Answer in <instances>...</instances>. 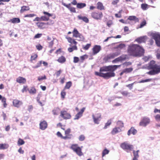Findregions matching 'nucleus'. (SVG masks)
Returning a JSON list of instances; mask_svg holds the SVG:
<instances>
[{
  "label": "nucleus",
  "instance_id": "nucleus-1",
  "mask_svg": "<svg viewBox=\"0 0 160 160\" xmlns=\"http://www.w3.org/2000/svg\"><path fill=\"white\" fill-rule=\"evenodd\" d=\"M119 66L116 65H110L101 67L100 69V72H95V75L103 78L105 79H108L115 76L114 72L116 70Z\"/></svg>",
  "mask_w": 160,
  "mask_h": 160
},
{
  "label": "nucleus",
  "instance_id": "nucleus-2",
  "mask_svg": "<svg viewBox=\"0 0 160 160\" xmlns=\"http://www.w3.org/2000/svg\"><path fill=\"white\" fill-rule=\"evenodd\" d=\"M127 52L130 56L134 57H140L144 53L143 48L137 44L130 45L127 49Z\"/></svg>",
  "mask_w": 160,
  "mask_h": 160
},
{
  "label": "nucleus",
  "instance_id": "nucleus-3",
  "mask_svg": "<svg viewBox=\"0 0 160 160\" xmlns=\"http://www.w3.org/2000/svg\"><path fill=\"white\" fill-rule=\"evenodd\" d=\"M148 68L152 69L147 73L150 75H154L160 73V65H158L156 64L154 60L151 61L148 63Z\"/></svg>",
  "mask_w": 160,
  "mask_h": 160
},
{
  "label": "nucleus",
  "instance_id": "nucleus-4",
  "mask_svg": "<svg viewBox=\"0 0 160 160\" xmlns=\"http://www.w3.org/2000/svg\"><path fill=\"white\" fill-rule=\"evenodd\" d=\"M68 42L70 43V46H71L68 48V51L69 52H71L74 50H77L78 48L76 45L78 42L76 41L75 39L72 38L67 36L66 37Z\"/></svg>",
  "mask_w": 160,
  "mask_h": 160
},
{
  "label": "nucleus",
  "instance_id": "nucleus-5",
  "mask_svg": "<svg viewBox=\"0 0 160 160\" xmlns=\"http://www.w3.org/2000/svg\"><path fill=\"white\" fill-rule=\"evenodd\" d=\"M120 54V53L118 52L111 53L105 56L103 59V60L105 62H110L111 59H113Z\"/></svg>",
  "mask_w": 160,
  "mask_h": 160
},
{
  "label": "nucleus",
  "instance_id": "nucleus-6",
  "mask_svg": "<svg viewBox=\"0 0 160 160\" xmlns=\"http://www.w3.org/2000/svg\"><path fill=\"white\" fill-rule=\"evenodd\" d=\"M91 17L97 20H101L103 17L102 12L99 11H93L91 13Z\"/></svg>",
  "mask_w": 160,
  "mask_h": 160
},
{
  "label": "nucleus",
  "instance_id": "nucleus-7",
  "mask_svg": "<svg viewBox=\"0 0 160 160\" xmlns=\"http://www.w3.org/2000/svg\"><path fill=\"white\" fill-rule=\"evenodd\" d=\"M82 147V146L81 148L78 147L77 144H73L71 145L70 148L75 152L78 156H81L83 155V153L82 152L81 148Z\"/></svg>",
  "mask_w": 160,
  "mask_h": 160
},
{
  "label": "nucleus",
  "instance_id": "nucleus-8",
  "mask_svg": "<svg viewBox=\"0 0 160 160\" xmlns=\"http://www.w3.org/2000/svg\"><path fill=\"white\" fill-rule=\"evenodd\" d=\"M73 37L78 38L79 41H83L85 39L84 37L82 34L80 33L76 28H74L72 32Z\"/></svg>",
  "mask_w": 160,
  "mask_h": 160
},
{
  "label": "nucleus",
  "instance_id": "nucleus-9",
  "mask_svg": "<svg viewBox=\"0 0 160 160\" xmlns=\"http://www.w3.org/2000/svg\"><path fill=\"white\" fill-rule=\"evenodd\" d=\"M120 147L122 149L126 150L127 152H129L133 148L132 145L126 142L122 143L120 145Z\"/></svg>",
  "mask_w": 160,
  "mask_h": 160
},
{
  "label": "nucleus",
  "instance_id": "nucleus-10",
  "mask_svg": "<svg viewBox=\"0 0 160 160\" xmlns=\"http://www.w3.org/2000/svg\"><path fill=\"white\" fill-rule=\"evenodd\" d=\"M92 118L95 123L98 124L101 119V114L100 113H95L92 115Z\"/></svg>",
  "mask_w": 160,
  "mask_h": 160
},
{
  "label": "nucleus",
  "instance_id": "nucleus-11",
  "mask_svg": "<svg viewBox=\"0 0 160 160\" xmlns=\"http://www.w3.org/2000/svg\"><path fill=\"white\" fill-rule=\"evenodd\" d=\"M60 116L65 120L70 119L71 117L70 114L65 110L61 111L60 112Z\"/></svg>",
  "mask_w": 160,
  "mask_h": 160
},
{
  "label": "nucleus",
  "instance_id": "nucleus-12",
  "mask_svg": "<svg viewBox=\"0 0 160 160\" xmlns=\"http://www.w3.org/2000/svg\"><path fill=\"white\" fill-rule=\"evenodd\" d=\"M150 122V119L147 117H144L139 123V125L141 126L145 127Z\"/></svg>",
  "mask_w": 160,
  "mask_h": 160
},
{
  "label": "nucleus",
  "instance_id": "nucleus-13",
  "mask_svg": "<svg viewBox=\"0 0 160 160\" xmlns=\"http://www.w3.org/2000/svg\"><path fill=\"white\" fill-rule=\"evenodd\" d=\"M43 13L45 15L41 17V20H42L48 21L49 19V17L52 16V14L46 12H43Z\"/></svg>",
  "mask_w": 160,
  "mask_h": 160
},
{
  "label": "nucleus",
  "instance_id": "nucleus-14",
  "mask_svg": "<svg viewBox=\"0 0 160 160\" xmlns=\"http://www.w3.org/2000/svg\"><path fill=\"white\" fill-rule=\"evenodd\" d=\"M126 55H122L120 57L115 58L112 61L113 63H116L118 62L122 61L125 60L127 58Z\"/></svg>",
  "mask_w": 160,
  "mask_h": 160
},
{
  "label": "nucleus",
  "instance_id": "nucleus-15",
  "mask_svg": "<svg viewBox=\"0 0 160 160\" xmlns=\"http://www.w3.org/2000/svg\"><path fill=\"white\" fill-rule=\"evenodd\" d=\"M62 4L67 8L71 12H76V8L74 7L71 6V3H69L67 4L65 3H62Z\"/></svg>",
  "mask_w": 160,
  "mask_h": 160
},
{
  "label": "nucleus",
  "instance_id": "nucleus-16",
  "mask_svg": "<svg viewBox=\"0 0 160 160\" xmlns=\"http://www.w3.org/2000/svg\"><path fill=\"white\" fill-rule=\"evenodd\" d=\"M101 47L100 45H95L92 48V54L95 55L98 53L101 50Z\"/></svg>",
  "mask_w": 160,
  "mask_h": 160
},
{
  "label": "nucleus",
  "instance_id": "nucleus-17",
  "mask_svg": "<svg viewBox=\"0 0 160 160\" xmlns=\"http://www.w3.org/2000/svg\"><path fill=\"white\" fill-rule=\"evenodd\" d=\"M85 108L83 107V108L80 110V111L78 112L75 116V118H74V120H78L80 118H81L82 116V114L83 112H84L85 109Z\"/></svg>",
  "mask_w": 160,
  "mask_h": 160
},
{
  "label": "nucleus",
  "instance_id": "nucleus-18",
  "mask_svg": "<svg viewBox=\"0 0 160 160\" xmlns=\"http://www.w3.org/2000/svg\"><path fill=\"white\" fill-rule=\"evenodd\" d=\"M153 37L157 45L159 47H160V35H154Z\"/></svg>",
  "mask_w": 160,
  "mask_h": 160
},
{
  "label": "nucleus",
  "instance_id": "nucleus-19",
  "mask_svg": "<svg viewBox=\"0 0 160 160\" xmlns=\"http://www.w3.org/2000/svg\"><path fill=\"white\" fill-rule=\"evenodd\" d=\"M147 38L146 36L141 37L136 39L135 41L139 44L144 43L146 42Z\"/></svg>",
  "mask_w": 160,
  "mask_h": 160
},
{
  "label": "nucleus",
  "instance_id": "nucleus-20",
  "mask_svg": "<svg viewBox=\"0 0 160 160\" xmlns=\"http://www.w3.org/2000/svg\"><path fill=\"white\" fill-rule=\"evenodd\" d=\"M71 132V130L70 128H68L65 131V136L64 137H67V139H70L71 138L72 135V134H70V133Z\"/></svg>",
  "mask_w": 160,
  "mask_h": 160
},
{
  "label": "nucleus",
  "instance_id": "nucleus-21",
  "mask_svg": "<svg viewBox=\"0 0 160 160\" xmlns=\"http://www.w3.org/2000/svg\"><path fill=\"white\" fill-rule=\"evenodd\" d=\"M14 106L17 108H19L22 104V102L17 100H14L13 102Z\"/></svg>",
  "mask_w": 160,
  "mask_h": 160
},
{
  "label": "nucleus",
  "instance_id": "nucleus-22",
  "mask_svg": "<svg viewBox=\"0 0 160 160\" xmlns=\"http://www.w3.org/2000/svg\"><path fill=\"white\" fill-rule=\"evenodd\" d=\"M16 81L19 83H24L26 82L25 78L22 77H19L16 79Z\"/></svg>",
  "mask_w": 160,
  "mask_h": 160
},
{
  "label": "nucleus",
  "instance_id": "nucleus-23",
  "mask_svg": "<svg viewBox=\"0 0 160 160\" xmlns=\"http://www.w3.org/2000/svg\"><path fill=\"white\" fill-rule=\"evenodd\" d=\"M137 133V130L135 129L133 127L131 128L128 132V135L129 136L131 134H132L133 135H135Z\"/></svg>",
  "mask_w": 160,
  "mask_h": 160
},
{
  "label": "nucleus",
  "instance_id": "nucleus-24",
  "mask_svg": "<svg viewBox=\"0 0 160 160\" xmlns=\"http://www.w3.org/2000/svg\"><path fill=\"white\" fill-rule=\"evenodd\" d=\"M78 18L79 20H82L85 22L87 23L89 22L88 19L85 16H82L81 15L78 16Z\"/></svg>",
  "mask_w": 160,
  "mask_h": 160
},
{
  "label": "nucleus",
  "instance_id": "nucleus-25",
  "mask_svg": "<svg viewBox=\"0 0 160 160\" xmlns=\"http://www.w3.org/2000/svg\"><path fill=\"white\" fill-rule=\"evenodd\" d=\"M97 8L100 10H104L105 9L104 7L103 4L101 2H99L97 3Z\"/></svg>",
  "mask_w": 160,
  "mask_h": 160
},
{
  "label": "nucleus",
  "instance_id": "nucleus-26",
  "mask_svg": "<svg viewBox=\"0 0 160 160\" xmlns=\"http://www.w3.org/2000/svg\"><path fill=\"white\" fill-rule=\"evenodd\" d=\"M48 123L46 121H43L41 122V129L44 130L47 128Z\"/></svg>",
  "mask_w": 160,
  "mask_h": 160
},
{
  "label": "nucleus",
  "instance_id": "nucleus-27",
  "mask_svg": "<svg viewBox=\"0 0 160 160\" xmlns=\"http://www.w3.org/2000/svg\"><path fill=\"white\" fill-rule=\"evenodd\" d=\"M121 130L120 128L115 127L113 128L112 131H111V133L113 135L116 134L119 132H120Z\"/></svg>",
  "mask_w": 160,
  "mask_h": 160
},
{
  "label": "nucleus",
  "instance_id": "nucleus-28",
  "mask_svg": "<svg viewBox=\"0 0 160 160\" xmlns=\"http://www.w3.org/2000/svg\"><path fill=\"white\" fill-rule=\"evenodd\" d=\"M9 22H12L13 23H18L20 22V21L19 18H13L8 21Z\"/></svg>",
  "mask_w": 160,
  "mask_h": 160
},
{
  "label": "nucleus",
  "instance_id": "nucleus-29",
  "mask_svg": "<svg viewBox=\"0 0 160 160\" xmlns=\"http://www.w3.org/2000/svg\"><path fill=\"white\" fill-rule=\"evenodd\" d=\"M66 61V59L65 57L63 56H61L57 60V61L61 63H63L65 62Z\"/></svg>",
  "mask_w": 160,
  "mask_h": 160
},
{
  "label": "nucleus",
  "instance_id": "nucleus-30",
  "mask_svg": "<svg viewBox=\"0 0 160 160\" xmlns=\"http://www.w3.org/2000/svg\"><path fill=\"white\" fill-rule=\"evenodd\" d=\"M128 19L130 21H133L135 22L139 21L138 19L135 16H130L129 17Z\"/></svg>",
  "mask_w": 160,
  "mask_h": 160
},
{
  "label": "nucleus",
  "instance_id": "nucleus-31",
  "mask_svg": "<svg viewBox=\"0 0 160 160\" xmlns=\"http://www.w3.org/2000/svg\"><path fill=\"white\" fill-rule=\"evenodd\" d=\"M60 109L58 108H54L52 111L53 114L54 115H57L59 113Z\"/></svg>",
  "mask_w": 160,
  "mask_h": 160
},
{
  "label": "nucleus",
  "instance_id": "nucleus-32",
  "mask_svg": "<svg viewBox=\"0 0 160 160\" xmlns=\"http://www.w3.org/2000/svg\"><path fill=\"white\" fill-rule=\"evenodd\" d=\"M29 9L30 8L28 6H23L21 7L20 12L23 13L26 11L29 10Z\"/></svg>",
  "mask_w": 160,
  "mask_h": 160
},
{
  "label": "nucleus",
  "instance_id": "nucleus-33",
  "mask_svg": "<svg viewBox=\"0 0 160 160\" xmlns=\"http://www.w3.org/2000/svg\"><path fill=\"white\" fill-rule=\"evenodd\" d=\"M86 6V5L85 3H78L77 7L78 8L81 9L85 7Z\"/></svg>",
  "mask_w": 160,
  "mask_h": 160
},
{
  "label": "nucleus",
  "instance_id": "nucleus-34",
  "mask_svg": "<svg viewBox=\"0 0 160 160\" xmlns=\"http://www.w3.org/2000/svg\"><path fill=\"white\" fill-rule=\"evenodd\" d=\"M72 85V82L71 81L67 82L64 87V89H69Z\"/></svg>",
  "mask_w": 160,
  "mask_h": 160
},
{
  "label": "nucleus",
  "instance_id": "nucleus-35",
  "mask_svg": "<svg viewBox=\"0 0 160 160\" xmlns=\"http://www.w3.org/2000/svg\"><path fill=\"white\" fill-rule=\"evenodd\" d=\"M126 47V45L124 44L121 43L117 46L115 48H118L120 49H122L125 48Z\"/></svg>",
  "mask_w": 160,
  "mask_h": 160
},
{
  "label": "nucleus",
  "instance_id": "nucleus-36",
  "mask_svg": "<svg viewBox=\"0 0 160 160\" xmlns=\"http://www.w3.org/2000/svg\"><path fill=\"white\" fill-rule=\"evenodd\" d=\"M88 58L87 55L85 54L82 56L80 57V61L81 62H83L84 60L87 59Z\"/></svg>",
  "mask_w": 160,
  "mask_h": 160
},
{
  "label": "nucleus",
  "instance_id": "nucleus-37",
  "mask_svg": "<svg viewBox=\"0 0 160 160\" xmlns=\"http://www.w3.org/2000/svg\"><path fill=\"white\" fill-rule=\"evenodd\" d=\"M148 5L146 3H143L141 5V8L143 10H146L148 8Z\"/></svg>",
  "mask_w": 160,
  "mask_h": 160
},
{
  "label": "nucleus",
  "instance_id": "nucleus-38",
  "mask_svg": "<svg viewBox=\"0 0 160 160\" xmlns=\"http://www.w3.org/2000/svg\"><path fill=\"white\" fill-rule=\"evenodd\" d=\"M91 43H88L85 46L83 45L82 46V48L85 50H88L91 46Z\"/></svg>",
  "mask_w": 160,
  "mask_h": 160
},
{
  "label": "nucleus",
  "instance_id": "nucleus-39",
  "mask_svg": "<svg viewBox=\"0 0 160 160\" xmlns=\"http://www.w3.org/2000/svg\"><path fill=\"white\" fill-rule=\"evenodd\" d=\"M109 152V150L107 149H104L102 151V157H104L106 155L108 154Z\"/></svg>",
  "mask_w": 160,
  "mask_h": 160
},
{
  "label": "nucleus",
  "instance_id": "nucleus-40",
  "mask_svg": "<svg viewBox=\"0 0 160 160\" xmlns=\"http://www.w3.org/2000/svg\"><path fill=\"white\" fill-rule=\"evenodd\" d=\"M57 135L58 137H60L62 138L65 140L67 139V137H66L62 136L61 132H57Z\"/></svg>",
  "mask_w": 160,
  "mask_h": 160
},
{
  "label": "nucleus",
  "instance_id": "nucleus-41",
  "mask_svg": "<svg viewBox=\"0 0 160 160\" xmlns=\"http://www.w3.org/2000/svg\"><path fill=\"white\" fill-rule=\"evenodd\" d=\"M111 123V120H108L107 122L105 123V126L103 128L104 129H106L109 126Z\"/></svg>",
  "mask_w": 160,
  "mask_h": 160
},
{
  "label": "nucleus",
  "instance_id": "nucleus-42",
  "mask_svg": "<svg viewBox=\"0 0 160 160\" xmlns=\"http://www.w3.org/2000/svg\"><path fill=\"white\" fill-rule=\"evenodd\" d=\"M8 146L6 144H0V149H4L8 148Z\"/></svg>",
  "mask_w": 160,
  "mask_h": 160
},
{
  "label": "nucleus",
  "instance_id": "nucleus-43",
  "mask_svg": "<svg viewBox=\"0 0 160 160\" xmlns=\"http://www.w3.org/2000/svg\"><path fill=\"white\" fill-rule=\"evenodd\" d=\"M1 100L2 102L3 103L4 107L6 108L7 106V104L6 103V98L5 97H3Z\"/></svg>",
  "mask_w": 160,
  "mask_h": 160
},
{
  "label": "nucleus",
  "instance_id": "nucleus-44",
  "mask_svg": "<svg viewBox=\"0 0 160 160\" xmlns=\"http://www.w3.org/2000/svg\"><path fill=\"white\" fill-rule=\"evenodd\" d=\"M139 152V150H137L136 151L135 150H133V153L134 155V158H138L139 155L138 154V152Z\"/></svg>",
  "mask_w": 160,
  "mask_h": 160
},
{
  "label": "nucleus",
  "instance_id": "nucleus-45",
  "mask_svg": "<svg viewBox=\"0 0 160 160\" xmlns=\"http://www.w3.org/2000/svg\"><path fill=\"white\" fill-rule=\"evenodd\" d=\"M123 70L125 73H129L131 72L133 70V68H126Z\"/></svg>",
  "mask_w": 160,
  "mask_h": 160
},
{
  "label": "nucleus",
  "instance_id": "nucleus-46",
  "mask_svg": "<svg viewBox=\"0 0 160 160\" xmlns=\"http://www.w3.org/2000/svg\"><path fill=\"white\" fill-rule=\"evenodd\" d=\"M24 143L25 142L21 138L19 139L18 142V144L19 146L23 145Z\"/></svg>",
  "mask_w": 160,
  "mask_h": 160
},
{
  "label": "nucleus",
  "instance_id": "nucleus-47",
  "mask_svg": "<svg viewBox=\"0 0 160 160\" xmlns=\"http://www.w3.org/2000/svg\"><path fill=\"white\" fill-rule=\"evenodd\" d=\"M152 80V79L149 78V79H146L145 80H142L139 81L138 82L139 83H144V82H150Z\"/></svg>",
  "mask_w": 160,
  "mask_h": 160
},
{
  "label": "nucleus",
  "instance_id": "nucleus-48",
  "mask_svg": "<svg viewBox=\"0 0 160 160\" xmlns=\"http://www.w3.org/2000/svg\"><path fill=\"white\" fill-rule=\"evenodd\" d=\"M29 91L30 93L33 94L36 93V91L34 88L32 87L29 90Z\"/></svg>",
  "mask_w": 160,
  "mask_h": 160
},
{
  "label": "nucleus",
  "instance_id": "nucleus-49",
  "mask_svg": "<svg viewBox=\"0 0 160 160\" xmlns=\"http://www.w3.org/2000/svg\"><path fill=\"white\" fill-rule=\"evenodd\" d=\"M117 125L119 127V128H122L123 127V123L121 121H118L117 122Z\"/></svg>",
  "mask_w": 160,
  "mask_h": 160
},
{
  "label": "nucleus",
  "instance_id": "nucleus-50",
  "mask_svg": "<svg viewBox=\"0 0 160 160\" xmlns=\"http://www.w3.org/2000/svg\"><path fill=\"white\" fill-rule=\"evenodd\" d=\"M146 22L145 20H144L140 24V26L139 27V28H141L143 27L146 25Z\"/></svg>",
  "mask_w": 160,
  "mask_h": 160
},
{
  "label": "nucleus",
  "instance_id": "nucleus-51",
  "mask_svg": "<svg viewBox=\"0 0 160 160\" xmlns=\"http://www.w3.org/2000/svg\"><path fill=\"white\" fill-rule=\"evenodd\" d=\"M85 137L84 135H81L79 137V140L80 141H82L85 140Z\"/></svg>",
  "mask_w": 160,
  "mask_h": 160
},
{
  "label": "nucleus",
  "instance_id": "nucleus-52",
  "mask_svg": "<svg viewBox=\"0 0 160 160\" xmlns=\"http://www.w3.org/2000/svg\"><path fill=\"white\" fill-rule=\"evenodd\" d=\"M65 89H64L62 90V91L61 93V97L63 98H64L65 96L66 95V92L65 91Z\"/></svg>",
  "mask_w": 160,
  "mask_h": 160
},
{
  "label": "nucleus",
  "instance_id": "nucleus-53",
  "mask_svg": "<svg viewBox=\"0 0 160 160\" xmlns=\"http://www.w3.org/2000/svg\"><path fill=\"white\" fill-rule=\"evenodd\" d=\"M53 41H54V40L53 39H52V40H51V41L50 42H48V43H49V47H50V48H52V47L53 45V44H54V43H53Z\"/></svg>",
  "mask_w": 160,
  "mask_h": 160
},
{
  "label": "nucleus",
  "instance_id": "nucleus-54",
  "mask_svg": "<svg viewBox=\"0 0 160 160\" xmlns=\"http://www.w3.org/2000/svg\"><path fill=\"white\" fill-rule=\"evenodd\" d=\"M121 93L123 95L125 96H128L129 93L127 91H123L121 92Z\"/></svg>",
  "mask_w": 160,
  "mask_h": 160
},
{
  "label": "nucleus",
  "instance_id": "nucleus-55",
  "mask_svg": "<svg viewBox=\"0 0 160 160\" xmlns=\"http://www.w3.org/2000/svg\"><path fill=\"white\" fill-rule=\"evenodd\" d=\"M37 57V55L35 54H33L31 56V60H34Z\"/></svg>",
  "mask_w": 160,
  "mask_h": 160
},
{
  "label": "nucleus",
  "instance_id": "nucleus-56",
  "mask_svg": "<svg viewBox=\"0 0 160 160\" xmlns=\"http://www.w3.org/2000/svg\"><path fill=\"white\" fill-rule=\"evenodd\" d=\"M79 61V59L78 57H74L73 62L76 63L78 62Z\"/></svg>",
  "mask_w": 160,
  "mask_h": 160
},
{
  "label": "nucleus",
  "instance_id": "nucleus-57",
  "mask_svg": "<svg viewBox=\"0 0 160 160\" xmlns=\"http://www.w3.org/2000/svg\"><path fill=\"white\" fill-rule=\"evenodd\" d=\"M119 2V0H115L113 1L112 2V5H115L117 4Z\"/></svg>",
  "mask_w": 160,
  "mask_h": 160
},
{
  "label": "nucleus",
  "instance_id": "nucleus-58",
  "mask_svg": "<svg viewBox=\"0 0 160 160\" xmlns=\"http://www.w3.org/2000/svg\"><path fill=\"white\" fill-rule=\"evenodd\" d=\"M134 83H133L130 84L126 85V87L129 88V89L131 90L133 87Z\"/></svg>",
  "mask_w": 160,
  "mask_h": 160
},
{
  "label": "nucleus",
  "instance_id": "nucleus-59",
  "mask_svg": "<svg viewBox=\"0 0 160 160\" xmlns=\"http://www.w3.org/2000/svg\"><path fill=\"white\" fill-rule=\"evenodd\" d=\"M155 118L156 120L160 121V115L157 114L155 116Z\"/></svg>",
  "mask_w": 160,
  "mask_h": 160
},
{
  "label": "nucleus",
  "instance_id": "nucleus-60",
  "mask_svg": "<svg viewBox=\"0 0 160 160\" xmlns=\"http://www.w3.org/2000/svg\"><path fill=\"white\" fill-rule=\"evenodd\" d=\"M62 72V70H60L59 71H57L56 72V76L57 77H58L59 76L60 74H61Z\"/></svg>",
  "mask_w": 160,
  "mask_h": 160
},
{
  "label": "nucleus",
  "instance_id": "nucleus-61",
  "mask_svg": "<svg viewBox=\"0 0 160 160\" xmlns=\"http://www.w3.org/2000/svg\"><path fill=\"white\" fill-rule=\"evenodd\" d=\"M42 62L44 66H45L46 67H48V64L47 62L44 61L42 62L41 61V64L42 63Z\"/></svg>",
  "mask_w": 160,
  "mask_h": 160
},
{
  "label": "nucleus",
  "instance_id": "nucleus-62",
  "mask_svg": "<svg viewBox=\"0 0 160 160\" xmlns=\"http://www.w3.org/2000/svg\"><path fill=\"white\" fill-rule=\"evenodd\" d=\"M71 4H72L74 5H77L78 3L76 0H73V1L70 3Z\"/></svg>",
  "mask_w": 160,
  "mask_h": 160
},
{
  "label": "nucleus",
  "instance_id": "nucleus-63",
  "mask_svg": "<svg viewBox=\"0 0 160 160\" xmlns=\"http://www.w3.org/2000/svg\"><path fill=\"white\" fill-rule=\"evenodd\" d=\"M35 16V15L34 14H27L25 16V17H32Z\"/></svg>",
  "mask_w": 160,
  "mask_h": 160
},
{
  "label": "nucleus",
  "instance_id": "nucleus-64",
  "mask_svg": "<svg viewBox=\"0 0 160 160\" xmlns=\"http://www.w3.org/2000/svg\"><path fill=\"white\" fill-rule=\"evenodd\" d=\"M112 24V23L111 21H109L107 23V25L109 27H110Z\"/></svg>",
  "mask_w": 160,
  "mask_h": 160
}]
</instances>
